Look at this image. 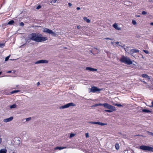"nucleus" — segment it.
<instances>
[{
	"instance_id": "nucleus-51",
	"label": "nucleus",
	"mask_w": 153,
	"mask_h": 153,
	"mask_svg": "<svg viewBox=\"0 0 153 153\" xmlns=\"http://www.w3.org/2000/svg\"><path fill=\"white\" fill-rule=\"evenodd\" d=\"M12 72V71H7V73H11Z\"/></svg>"
},
{
	"instance_id": "nucleus-12",
	"label": "nucleus",
	"mask_w": 153,
	"mask_h": 153,
	"mask_svg": "<svg viewBox=\"0 0 153 153\" xmlns=\"http://www.w3.org/2000/svg\"><path fill=\"white\" fill-rule=\"evenodd\" d=\"M112 108V109H109V110H105V111L107 112H111L114 111L116 110V108L115 107H114L113 108Z\"/></svg>"
},
{
	"instance_id": "nucleus-20",
	"label": "nucleus",
	"mask_w": 153,
	"mask_h": 153,
	"mask_svg": "<svg viewBox=\"0 0 153 153\" xmlns=\"http://www.w3.org/2000/svg\"><path fill=\"white\" fill-rule=\"evenodd\" d=\"M115 147L116 149H119L120 147L119 144L118 143H116L115 145Z\"/></svg>"
},
{
	"instance_id": "nucleus-24",
	"label": "nucleus",
	"mask_w": 153,
	"mask_h": 153,
	"mask_svg": "<svg viewBox=\"0 0 153 153\" xmlns=\"http://www.w3.org/2000/svg\"><path fill=\"white\" fill-rule=\"evenodd\" d=\"M100 122H92V123L100 125Z\"/></svg>"
},
{
	"instance_id": "nucleus-10",
	"label": "nucleus",
	"mask_w": 153,
	"mask_h": 153,
	"mask_svg": "<svg viewBox=\"0 0 153 153\" xmlns=\"http://www.w3.org/2000/svg\"><path fill=\"white\" fill-rule=\"evenodd\" d=\"M86 70H88L91 71H97V69L94 68H92L87 67L86 68Z\"/></svg>"
},
{
	"instance_id": "nucleus-29",
	"label": "nucleus",
	"mask_w": 153,
	"mask_h": 153,
	"mask_svg": "<svg viewBox=\"0 0 153 153\" xmlns=\"http://www.w3.org/2000/svg\"><path fill=\"white\" fill-rule=\"evenodd\" d=\"M107 123H103L100 122V125H101V126H104V125H107Z\"/></svg>"
},
{
	"instance_id": "nucleus-58",
	"label": "nucleus",
	"mask_w": 153,
	"mask_h": 153,
	"mask_svg": "<svg viewBox=\"0 0 153 153\" xmlns=\"http://www.w3.org/2000/svg\"><path fill=\"white\" fill-rule=\"evenodd\" d=\"M94 48L95 49H97V48Z\"/></svg>"
},
{
	"instance_id": "nucleus-53",
	"label": "nucleus",
	"mask_w": 153,
	"mask_h": 153,
	"mask_svg": "<svg viewBox=\"0 0 153 153\" xmlns=\"http://www.w3.org/2000/svg\"><path fill=\"white\" fill-rule=\"evenodd\" d=\"M150 25H153V22H152L150 23Z\"/></svg>"
},
{
	"instance_id": "nucleus-34",
	"label": "nucleus",
	"mask_w": 153,
	"mask_h": 153,
	"mask_svg": "<svg viewBox=\"0 0 153 153\" xmlns=\"http://www.w3.org/2000/svg\"><path fill=\"white\" fill-rule=\"evenodd\" d=\"M142 14L143 15H146L147 14V12L145 11H143L142 12Z\"/></svg>"
},
{
	"instance_id": "nucleus-15",
	"label": "nucleus",
	"mask_w": 153,
	"mask_h": 153,
	"mask_svg": "<svg viewBox=\"0 0 153 153\" xmlns=\"http://www.w3.org/2000/svg\"><path fill=\"white\" fill-rule=\"evenodd\" d=\"M142 111L145 113H152V111H151L146 109H143L142 110Z\"/></svg>"
},
{
	"instance_id": "nucleus-57",
	"label": "nucleus",
	"mask_w": 153,
	"mask_h": 153,
	"mask_svg": "<svg viewBox=\"0 0 153 153\" xmlns=\"http://www.w3.org/2000/svg\"><path fill=\"white\" fill-rule=\"evenodd\" d=\"M1 73H2V72H0V75L1 74Z\"/></svg>"
},
{
	"instance_id": "nucleus-2",
	"label": "nucleus",
	"mask_w": 153,
	"mask_h": 153,
	"mask_svg": "<svg viewBox=\"0 0 153 153\" xmlns=\"http://www.w3.org/2000/svg\"><path fill=\"white\" fill-rule=\"evenodd\" d=\"M120 61L126 64L131 65L132 64V61L128 57L124 56H122L120 59Z\"/></svg>"
},
{
	"instance_id": "nucleus-33",
	"label": "nucleus",
	"mask_w": 153,
	"mask_h": 153,
	"mask_svg": "<svg viewBox=\"0 0 153 153\" xmlns=\"http://www.w3.org/2000/svg\"><path fill=\"white\" fill-rule=\"evenodd\" d=\"M31 119V118L30 117L27 118L26 119V121H29Z\"/></svg>"
},
{
	"instance_id": "nucleus-48",
	"label": "nucleus",
	"mask_w": 153,
	"mask_h": 153,
	"mask_svg": "<svg viewBox=\"0 0 153 153\" xmlns=\"http://www.w3.org/2000/svg\"><path fill=\"white\" fill-rule=\"evenodd\" d=\"M120 43L119 42H115V43L117 44H118Z\"/></svg>"
},
{
	"instance_id": "nucleus-36",
	"label": "nucleus",
	"mask_w": 153,
	"mask_h": 153,
	"mask_svg": "<svg viewBox=\"0 0 153 153\" xmlns=\"http://www.w3.org/2000/svg\"><path fill=\"white\" fill-rule=\"evenodd\" d=\"M41 7V6L40 5H38L36 7L37 9H39Z\"/></svg>"
},
{
	"instance_id": "nucleus-44",
	"label": "nucleus",
	"mask_w": 153,
	"mask_h": 153,
	"mask_svg": "<svg viewBox=\"0 0 153 153\" xmlns=\"http://www.w3.org/2000/svg\"><path fill=\"white\" fill-rule=\"evenodd\" d=\"M80 8L79 7H78L76 8V9L77 10H80Z\"/></svg>"
},
{
	"instance_id": "nucleus-25",
	"label": "nucleus",
	"mask_w": 153,
	"mask_h": 153,
	"mask_svg": "<svg viewBox=\"0 0 153 153\" xmlns=\"http://www.w3.org/2000/svg\"><path fill=\"white\" fill-rule=\"evenodd\" d=\"M132 23L134 25H135L137 24V22H136V21L134 20H132Z\"/></svg>"
},
{
	"instance_id": "nucleus-59",
	"label": "nucleus",
	"mask_w": 153,
	"mask_h": 153,
	"mask_svg": "<svg viewBox=\"0 0 153 153\" xmlns=\"http://www.w3.org/2000/svg\"><path fill=\"white\" fill-rule=\"evenodd\" d=\"M142 58H144V57H143V56H142Z\"/></svg>"
},
{
	"instance_id": "nucleus-11",
	"label": "nucleus",
	"mask_w": 153,
	"mask_h": 153,
	"mask_svg": "<svg viewBox=\"0 0 153 153\" xmlns=\"http://www.w3.org/2000/svg\"><path fill=\"white\" fill-rule=\"evenodd\" d=\"M113 26L116 30H121V28H120L118 27V25L116 23L113 24Z\"/></svg>"
},
{
	"instance_id": "nucleus-40",
	"label": "nucleus",
	"mask_w": 153,
	"mask_h": 153,
	"mask_svg": "<svg viewBox=\"0 0 153 153\" xmlns=\"http://www.w3.org/2000/svg\"><path fill=\"white\" fill-rule=\"evenodd\" d=\"M136 136H139V137H140V136H142V137H145V136H144L143 135H141V134H137V135H136Z\"/></svg>"
},
{
	"instance_id": "nucleus-60",
	"label": "nucleus",
	"mask_w": 153,
	"mask_h": 153,
	"mask_svg": "<svg viewBox=\"0 0 153 153\" xmlns=\"http://www.w3.org/2000/svg\"><path fill=\"white\" fill-rule=\"evenodd\" d=\"M85 134H88V133H85Z\"/></svg>"
},
{
	"instance_id": "nucleus-28",
	"label": "nucleus",
	"mask_w": 153,
	"mask_h": 153,
	"mask_svg": "<svg viewBox=\"0 0 153 153\" xmlns=\"http://www.w3.org/2000/svg\"><path fill=\"white\" fill-rule=\"evenodd\" d=\"M85 26H83V27H81L80 25H79L77 26V28L78 29H79L81 28H85Z\"/></svg>"
},
{
	"instance_id": "nucleus-3",
	"label": "nucleus",
	"mask_w": 153,
	"mask_h": 153,
	"mask_svg": "<svg viewBox=\"0 0 153 153\" xmlns=\"http://www.w3.org/2000/svg\"><path fill=\"white\" fill-rule=\"evenodd\" d=\"M43 32L44 33L51 34L52 36H56V34L55 33L53 32L51 30L47 28H44Z\"/></svg>"
},
{
	"instance_id": "nucleus-13",
	"label": "nucleus",
	"mask_w": 153,
	"mask_h": 153,
	"mask_svg": "<svg viewBox=\"0 0 153 153\" xmlns=\"http://www.w3.org/2000/svg\"><path fill=\"white\" fill-rule=\"evenodd\" d=\"M139 51L137 49H132L131 50L130 52L133 53H137L139 52Z\"/></svg>"
},
{
	"instance_id": "nucleus-18",
	"label": "nucleus",
	"mask_w": 153,
	"mask_h": 153,
	"mask_svg": "<svg viewBox=\"0 0 153 153\" xmlns=\"http://www.w3.org/2000/svg\"><path fill=\"white\" fill-rule=\"evenodd\" d=\"M142 76L143 78H148L149 79H150L149 77L147 74H143L142 75Z\"/></svg>"
},
{
	"instance_id": "nucleus-45",
	"label": "nucleus",
	"mask_w": 153,
	"mask_h": 153,
	"mask_svg": "<svg viewBox=\"0 0 153 153\" xmlns=\"http://www.w3.org/2000/svg\"><path fill=\"white\" fill-rule=\"evenodd\" d=\"M152 105L150 106V107H153V101L152 102Z\"/></svg>"
},
{
	"instance_id": "nucleus-41",
	"label": "nucleus",
	"mask_w": 153,
	"mask_h": 153,
	"mask_svg": "<svg viewBox=\"0 0 153 153\" xmlns=\"http://www.w3.org/2000/svg\"><path fill=\"white\" fill-rule=\"evenodd\" d=\"M150 132H149V131H145V133H150ZM151 134H153V133H150Z\"/></svg>"
},
{
	"instance_id": "nucleus-47",
	"label": "nucleus",
	"mask_w": 153,
	"mask_h": 153,
	"mask_svg": "<svg viewBox=\"0 0 153 153\" xmlns=\"http://www.w3.org/2000/svg\"><path fill=\"white\" fill-rule=\"evenodd\" d=\"M86 135V138H88V137L89 136V134H85Z\"/></svg>"
},
{
	"instance_id": "nucleus-61",
	"label": "nucleus",
	"mask_w": 153,
	"mask_h": 153,
	"mask_svg": "<svg viewBox=\"0 0 153 153\" xmlns=\"http://www.w3.org/2000/svg\"><path fill=\"white\" fill-rule=\"evenodd\" d=\"M124 48V50H125V51H126L125 48Z\"/></svg>"
},
{
	"instance_id": "nucleus-7",
	"label": "nucleus",
	"mask_w": 153,
	"mask_h": 153,
	"mask_svg": "<svg viewBox=\"0 0 153 153\" xmlns=\"http://www.w3.org/2000/svg\"><path fill=\"white\" fill-rule=\"evenodd\" d=\"M103 106L106 108L107 109H112V108H113L114 107V106L111 105L107 103L103 104Z\"/></svg>"
},
{
	"instance_id": "nucleus-5",
	"label": "nucleus",
	"mask_w": 153,
	"mask_h": 153,
	"mask_svg": "<svg viewBox=\"0 0 153 153\" xmlns=\"http://www.w3.org/2000/svg\"><path fill=\"white\" fill-rule=\"evenodd\" d=\"M140 149L143 150H147L149 151H153V148L151 147L145 146H141L140 147Z\"/></svg>"
},
{
	"instance_id": "nucleus-16",
	"label": "nucleus",
	"mask_w": 153,
	"mask_h": 153,
	"mask_svg": "<svg viewBox=\"0 0 153 153\" xmlns=\"http://www.w3.org/2000/svg\"><path fill=\"white\" fill-rule=\"evenodd\" d=\"M7 150L5 149H2L0 150V153H6Z\"/></svg>"
},
{
	"instance_id": "nucleus-8",
	"label": "nucleus",
	"mask_w": 153,
	"mask_h": 153,
	"mask_svg": "<svg viewBox=\"0 0 153 153\" xmlns=\"http://www.w3.org/2000/svg\"><path fill=\"white\" fill-rule=\"evenodd\" d=\"M48 61L46 60H39L35 62L36 64H38L40 63H47L48 62Z\"/></svg>"
},
{
	"instance_id": "nucleus-62",
	"label": "nucleus",
	"mask_w": 153,
	"mask_h": 153,
	"mask_svg": "<svg viewBox=\"0 0 153 153\" xmlns=\"http://www.w3.org/2000/svg\"><path fill=\"white\" fill-rule=\"evenodd\" d=\"M70 134H74V133H70Z\"/></svg>"
},
{
	"instance_id": "nucleus-43",
	"label": "nucleus",
	"mask_w": 153,
	"mask_h": 153,
	"mask_svg": "<svg viewBox=\"0 0 153 153\" xmlns=\"http://www.w3.org/2000/svg\"><path fill=\"white\" fill-rule=\"evenodd\" d=\"M118 46H121L122 48H123L124 47L125 45H123L122 46V45H118Z\"/></svg>"
},
{
	"instance_id": "nucleus-14",
	"label": "nucleus",
	"mask_w": 153,
	"mask_h": 153,
	"mask_svg": "<svg viewBox=\"0 0 153 153\" xmlns=\"http://www.w3.org/2000/svg\"><path fill=\"white\" fill-rule=\"evenodd\" d=\"M83 19L88 23H89L91 22V20L89 19H88L86 17H83Z\"/></svg>"
},
{
	"instance_id": "nucleus-49",
	"label": "nucleus",
	"mask_w": 153,
	"mask_h": 153,
	"mask_svg": "<svg viewBox=\"0 0 153 153\" xmlns=\"http://www.w3.org/2000/svg\"><path fill=\"white\" fill-rule=\"evenodd\" d=\"M149 2H153V0H149Z\"/></svg>"
},
{
	"instance_id": "nucleus-17",
	"label": "nucleus",
	"mask_w": 153,
	"mask_h": 153,
	"mask_svg": "<svg viewBox=\"0 0 153 153\" xmlns=\"http://www.w3.org/2000/svg\"><path fill=\"white\" fill-rule=\"evenodd\" d=\"M66 147H57L55 148V149H59V150H61L63 149L66 148Z\"/></svg>"
},
{
	"instance_id": "nucleus-22",
	"label": "nucleus",
	"mask_w": 153,
	"mask_h": 153,
	"mask_svg": "<svg viewBox=\"0 0 153 153\" xmlns=\"http://www.w3.org/2000/svg\"><path fill=\"white\" fill-rule=\"evenodd\" d=\"M20 91L19 90H15L12 91L11 92H10V93L11 94H13L14 93H17L18 92H19Z\"/></svg>"
},
{
	"instance_id": "nucleus-23",
	"label": "nucleus",
	"mask_w": 153,
	"mask_h": 153,
	"mask_svg": "<svg viewBox=\"0 0 153 153\" xmlns=\"http://www.w3.org/2000/svg\"><path fill=\"white\" fill-rule=\"evenodd\" d=\"M5 43H0V48H2L5 46Z\"/></svg>"
},
{
	"instance_id": "nucleus-39",
	"label": "nucleus",
	"mask_w": 153,
	"mask_h": 153,
	"mask_svg": "<svg viewBox=\"0 0 153 153\" xmlns=\"http://www.w3.org/2000/svg\"><path fill=\"white\" fill-rule=\"evenodd\" d=\"M75 134H70V137L71 138L75 136Z\"/></svg>"
},
{
	"instance_id": "nucleus-46",
	"label": "nucleus",
	"mask_w": 153,
	"mask_h": 153,
	"mask_svg": "<svg viewBox=\"0 0 153 153\" xmlns=\"http://www.w3.org/2000/svg\"><path fill=\"white\" fill-rule=\"evenodd\" d=\"M40 85V83L39 82H38L37 83V86H39Z\"/></svg>"
},
{
	"instance_id": "nucleus-63",
	"label": "nucleus",
	"mask_w": 153,
	"mask_h": 153,
	"mask_svg": "<svg viewBox=\"0 0 153 153\" xmlns=\"http://www.w3.org/2000/svg\"><path fill=\"white\" fill-rule=\"evenodd\" d=\"M65 48L67 49V48Z\"/></svg>"
},
{
	"instance_id": "nucleus-64",
	"label": "nucleus",
	"mask_w": 153,
	"mask_h": 153,
	"mask_svg": "<svg viewBox=\"0 0 153 153\" xmlns=\"http://www.w3.org/2000/svg\"><path fill=\"white\" fill-rule=\"evenodd\" d=\"M151 135L153 136V134H151Z\"/></svg>"
},
{
	"instance_id": "nucleus-27",
	"label": "nucleus",
	"mask_w": 153,
	"mask_h": 153,
	"mask_svg": "<svg viewBox=\"0 0 153 153\" xmlns=\"http://www.w3.org/2000/svg\"><path fill=\"white\" fill-rule=\"evenodd\" d=\"M114 105L116 106H117L118 107H120V106H123L120 104H115Z\"/></svg>"
},
{
	"instance_id": "nucleus-50",
	"label": "nucleus",
	"mask_w": 153,
	"mask_h": 153,
	"mask_svg": "<svg viewBox=\"0 0 153 153\" xmlns=\"http://www.w3.org/2000/svg\"><path fill=\"white\" fill-rule=\"evenodd\" d=\"M2 142V139L1 138H0V144Z\"/></svg>"
},
{
	"instance_id": "nucleus-1",
	"label": "nucleus",
	"mask_w": 153,
	"mask_h": 153,
	"mask_svg": "<svg viewBox=\"0 0 153 153\" xmlns=\"http://www.w3.org/2000/svg\"><path fill=\"white\" fill-rule=\"evenodd\" d=\"M29 38L31 40L36 42H39L45 41L48 40L47 37H44L41 34H39L35 33L31 34Z\"/></svg>"
},
{
	"instance_id": "nucleus-21",
	"label": "nucleus",
	"mask_w": 153,
	"mask_h": 153,
	"mask_svg": "<svg viewBox=\"0 0 153 153\" xmlns=\"http://www.w3.org/2000/svg\"><path fill=\"white\" fill-rule=\"evenodd\" d=\"M17 106V105L16 104H13L12 105H11L10 107V108H16Z\"/></svg>"
},
{
	"instance_id": "nucleus-38",
	"label": "nucleus",
	"mask_w": 153,
	"mask_h": 153,
	"mask_svg": "<svg viewBox=\"0 0 153 153\" xmlns=\"http://www.w3.org/2000/svg\"><path fill=\"white\" fill-rule=\"evenodd\" d=\"M30 40H31V39H30V38H29V39H27V42H28V43L29 42H30Z\"/></svg>"
},
{
	"instance_id": "nucleus-4",
	"label": "nucleus",
	"mask_w": 153,
	"mask_h": 153,
	"mask_svg": "<svg viewBox=\"0 0 153 153\" xmlns=\"http://www.w3.org/2000/svg\"><path fill=\"white\" fill-rule=\"evenodd\" d=\"M76 105L73 102H70L68 103L65 105H62L59 107L60 109H64V108H67L71 106H75Z\"/></svg>"
},
{
	"instance_id": "nucleus-42",
	"label": "nucleus",
	"mask_w": 153,
	"mask_h": 153,
	"mask_svg": "<svg viewBox=\"0 0 153 153\" xmlns=\"http://www.w3.org/2000/svg\"><path fill=\"white\" fill-rule=\"evenodd\" d=\"M72 5V4L71 3H68V6L69 7H71Z\"/></svg>"
},
{
	"instance_id": "nucleus-19",
	"label": "nucleus",
	"mask_w": 153,
	"mask_h": 153,
	"mask_svg": "<svg viewBox=\"0 0 153 153\" xmlns=\"http://www.w3.org/2000/svg\"><path fill=\"white\" fill-rule=\"evenodd\" d=\"M14 23V22L13 20H11L7 24V25H12Z\"/></svg>"
},
{
	"instance_id": "nucleus-30",
	"label": "nucleus",
	"mask_w": 153,
	"mask_h": 153,
	"mask_svg": "<svg viewBox=\"0 0 153 153\" xmlns=\"http://www.w3.org/2000/svg\"><path fill=\"white\" fill-rule=\"evenodd\" d=\"M99 105H103V104L99 103L95 105V106H97Z\"/></svg>"
},
{
	"instance_id": "nucleus-56",
	"label": "nucleus",
	"mask_w": 153,
	"mask_h": 153,
	"mask_svg": "<svg viewBox=\"0 0 153 153\" xmlns=\"http://www.w3.org/2000/svg\"><path fill=\"white\" fill-rule=\"evenodd\" d=\"M111 44H113L114 43L113 42H111Z\"/></svg>"
},
{
	"instance_id": "nucleus-35",
	"label": "nucleus",
	"mask_w": 153,
	"mask_h": 153,
	"mask_svg": "<svg viewBox=\"0 0 153 153\" xmlns=\"http://www.w3.org/2000/svg\"><path fill=\"white\" fill-rule=\"evenodd\" d=\"M105 39H106V40L109 39V40H113V39L109 38H105Z\"/></svg>"
},
{
	"instance_id": "nucleus-9",
	"label": "nucleus",
	"mask_w": 153,
	"mask_h": 153,
	"mask_svg": "<svg viewBox=\"0 0 153 153\" xmlns=\"http://www.w3.org/2000/svg\"><path fill=\"white\" fill-rule=\"evenodd\" d=\"M13 119V117H11L9 118H6L4 119V122L7 123L12 121Z\"/></svg>"
},
{
	"instance_id": "nucleus-26",
	"label": "nucleus",
	"mask_w": 153,
	"mask_h": 153,
	"mask_svg": "<svg viewBox=\"0 0 153 153\" xmlns=\"http://www.w3.org/2000/svg\"><path fill=\"white\" fill-rule=\"evenodd\" d=\"M10 56V55H9V56L6 57L5 58V61H8L9 58Z\"/></svg>"
},
{
	"instance_id": "nucleus-52",
	"label": "nucleus",
	"mask_w": 153,
	"mask_h": 153,
	"mask_svg": "<svg viewBox=\"0 0 153 153\" xmlns=\"http://www.w3.org/2000/svg\"><path fill=\"white\" fill-rule=\"evenodd\" d=\"M90 52L91 53H92L93 54H94V53H93V52H92V51H91V50H90Z\"/></svg>"
},
{
	"instance_id": "nucleus-6",
	"label": "nucleus",
	"mask_w": 153,
	"mask_h": 153,
	"mask_svg": "<svg viewBox=\"0 0 153 153\" xmlns=\"http://www.w3.org/2000/svg\"><path fill=\"white\" fill-rule=\"evenodd\" d=\"M102 89H99L97 87L95 86H92L91 88H90V92L93 93L96 92L97 91H100Z\"/></svg>"
},
{
	"instance_id": "nucleus-31",
	"label": "nucleus",
	"mask_w": 153,
	"mask_h": 153,
	"mask_svg": "<svg viewBox=\"0 0 153 153\" xmlns=\"http://www.w3.org/2000/svg\"><path fill=\"white\" fill-rule=\"evenodd\" d=\"M143 51L146 54L149 53V51L147 50H143Z\"/></svg>"
},
{
	"instance_id": "nucleus-54",
	"label": "nucleus",
	"mask_w": 153,
	"mask_h": 153,
	"mask_svg": "<svg viewBox=\"0 0 153 153\" xmlns=\"http://www.w3.org/2000/svg\"><path fill=\"white\" fill-rule=\"evenodd\" d=\"M136 16L137 17H139L140 16V15H136Z\"/></svg>"
},
{
	"instance_id": "nucleus-55",
	"label": "nucleus",
	"mask_w": 153,
	"mask_h": 153,
	"mask_svg": "<svg viewBox=\"0 0 153 153\" xmlns=\"http://www.w3.org/2000/svg\"><path fill=\"white\" fill-rule=\"evenodd\" d=\"M143 82H144V83H145V84H146V82H145V81H143Z\"/></svg>"
},
{
	"instance_id": "nucleus-37",
	"label": "nucleus",
	"mask_w": 153,
	"mask_h": 153,
	"mask_svg": "<svg viewBox=\"0 0 153 153\" xmlns=\"http://www.w3.org/2000/svg\"><path fill=\"white\" fill-rule=\"evenodd\" d=\"M56 0H53L52 1H51V3H55L56 2Z\"/></svg>"
},
{
	"instance_id": "nucleus-32",
	"label": "nucleus",
	"mask_w": 153,
	"mask_h": 153,
	"mask_svg": "<svg viewBox=\"0 0 153 153\" xmlns=\"http://www.w3.org/2000/svg\"><path fill=\"white\" fill-rule=\"evenodd\" d=\"M19 25L20 26H23L24 25V23L22 22H21V23H20V24H19Z\"/></svg>"
}]
</instances>
